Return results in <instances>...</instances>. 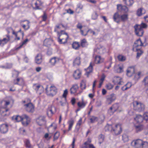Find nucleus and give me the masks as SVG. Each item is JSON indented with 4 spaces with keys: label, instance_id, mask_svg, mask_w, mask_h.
Here are the masks:
<instances>
[{
    "label": "nucleus",
    "instance_id": "28",
    "mask_svg": "<svg viewBox=\"0 0 148 148\" xmlns=\"http://www.w3.org/2000/svg\"><path fill=\"white\" fill-rule=\"evenodd\" d=\"M120 18L122 21L125 22L127 21L128 19V15L124 14L120 16Z\"/></svg>",
    "mask_w": 148,
    "mask_h": 148
},
{
    "label": "nucleus",
    "instance_id": "23",
    "mask_svg": "<svg viewBox=\"0 0 148 148\" xmlns=\"http://www.w3.org/2000/svg\"><path fill=\"white\" fill-rule=\"evenodd\" d=\"M117 8L118 10H121L125 12H126L128 11V8L126 6H122L121 4H118L117 5Z\"/></svg>",
    "mask_w": 148,
    "mask_h": 148
},
{
    "label": "nucleus",
    "instance_id": "4",
    "mask_svg": "<svg viewBox=\"0 0 148 148\" xmlns=\"http://www.w3.org/2000/svg\"><path fill=\"white\" fill-rule=\"evenodd\" d=\"M119 104L118 103H115L111 107H110L109 109L108 110V112L110 115H111L117 111H118L119 112H120L122 110H119Z\"/></svg>",
    "mask_w": 148,
    "mask_h": 148
},
{
    "label": "nucleus",
    "instance_id": "37",
    "mask_svg": "<svg viewBox=\"0 0 148 148\" xmlns=\"http://www.w3.org/2000/svg\"><path fill=\"white\" fill-rule=\"evenodd\" d=\"M113 127L112 125H107L105 127L106 130L111 131L112 132Z\"/></svg>",
    "mask_w": 148,
    "mask_h": 148
},
{
    "label": "nucleus",
    "instance_id": "32",
    "mask_svg": "<svg viewBox=\"0 0 148 148\" xmlns=\"http://www.w3.org/2000/svg\"><path fill=\"white\" fill-rule=\"evenodd\" d=\"M52 41L50 39H46L44 41V44L47 47L50 46L51 43Z\"/></svg>",
    "mask_w": 148,
    "mask_h": 148
},
{
    "label": "nucleus",
    "instance_id": "9",
    "mask_svg": "<svg viewBox=\"0 0 148 148\" xmlns=\"http://www.w3.org/2000/svg\"><path fill=\"white\" fill-rule=\"evenodd\" d=\"M116 99L115 94L112 93L107 96L106 98V103L108 104H111L112 102L114 101Z\"/></svg>",
    "mask_w": 148,
    "mask_h": 148
},
{
    "label": "nucleus",
    "instance_id": "61",
    "mask_svg": "<svg viewBox=\"0 0 148 148\" xmlns=\"http://www.w3.org/2000/svg\"><path fill=\"white\" fill-rule=\"evenodd\" d=\"M72 104L74 105L75 103V98H72L71 100Z\"/></svg>",
    "mask_w": 148,
    "mask_h": 148
},
{
    "label": "nucleus",
    "instance_id": "33",
    "mask_svg": "<svg viewBox=\"0 0 148 148\" xmlns=\"http://www.w3.org/2000/svg\"><path fill=\"white\" fill-rule=\"evenodd\" d=\"M141 49V48H138V49L137 50H133V51L137 52V58L139 57L143 53V51Z\"/></svg>",
    "mask_w": 148,
    "mask_h": 148
},
{
    "label": "nucleus",
    "instance_id": "21",
    "mask_svg": "<svg viewBox=\"0 0 148 148\" xmlns=\"http://www.w3.org/2000/svg\"><path fill=\"white\" fill-rule=\"evenodd\" d=\"M134 119L137 123H141L144 120L143 116L140 115H136Z\"/></svg>",
    "mask_w": 148,
    "mask_h": 148
},
{
    "label": "nucleus",
    "instance_id": "13",
    "mask_svg": "<svg viewBox=\"0 0 148 148\" xmlns=\"http://www.w3.org/2000/svg\"><path fill=\"white\" fill-rule=\"evenodd\" d=\"M37 123L40 126L45 125L46 123L45 118L44 116L39 117L36 120Z\"/></svg>",
    "mask_w": 148,
    "mask_h": 148
},
{
    "label": "nucleus",
    "instance_id": "5",
    "mask_svg": "<svg viewBox=\"0 0 148 148\" xmlns=\"http://www.w3.org/2000/svg\"><path fill=\"white\" fill-rule=\"evenodd\" d=\"M45 90L47 95L52 97L55 95L57 91V89L54 86H51L48 90H47V88H46Z\"/></svg>",
    "mask_w": 148,
    "mask_h": 148
},
{
    "label": "nucleus",
    "instance_id": "22",
    "mask_svg": "<svg viewBox=\"0 0 148 148\" xmlns=\"http://www.w3.org/2000/svg\"><path fill=\"white\" fill-rule=\"evenodd\" d=\"M81 74V71L79 69L75 71L73 74V77L76 79L80 78Z\"/></svg>",
    "mask_w": 148,
    "mask_h": 148
},
{
    "label": "nucleus",
    "instance_id": "35",
    "mask_svg": "<svg viewBox=\"0 0 148 148\" xmlns=\"http://www.w3.org/2000/svg\"><path fill=\"white\" fill-rule=\"evenodd\" d=\"M143 9L142 8H140L138 9L137 12V14L138 16H141L143 14L145 13V11H143Z\"/></svg>",
    "mask_w": 148,
    "mask_h": 148
},
{
    "label": "nucleus",
    "instance_id": "48",
    "mask_svg": "<svg viewBox=\"0 0 148 148\" xmlns=\"http://www.w3.org/2000/svg\"><path fill=\"white\" fill-rule=\"evenodd\" d=\"M89 31V30H83L81 29L80 30V32H81L82 35L84 36H86L88 32Z\"/></svg>",
    "mask_w": 148,
    "mask_h": 148
},
{
    "label": "nucleus",
    "instance_id": "63",
    "mask_svg": "<svg viewBox=\"0 0 148 148\" xmlns=\"http://www.w3.org/2000/svg\"><path fill=\"white\" fill-rule=\"evenodd\" d=\"M77 27L78 28L80 29V30L81 29L82 27V26L80 23H78V24L77 25Z\"/></svg>",
    "mask_w": 148,
    "mask_h": 148
},
{
    "label": "nucleus",
    "instance_id": "40",
    "mask_svg": "<svg viewBox=\"0 0 148 148\" xmlns=\"http://www.w3.org/2000/svg\"><path fill=\"white\" fill-rule=\"evenodd\" d=\"M118 58L119 61L123 62L126 60L125 57L122 55H119L118 56Z\"/></svg>",
    "mask_w": 148,
    "mask_h": 148
},
{
    "label": "nucleus",
    "instance_id": "25",
    "mask_svg": "<svg viewBox=\"0 0 148 148\" xmlns=\"http://www.w3.org/2000/svg\"><path fill=\"white\" fill-rule=\"evenodd\" d=\"M78 88V86L77 85L75 84L73 85L70 89L71 94H74L76 93Z\"/></svg>",
    "mask_w": 148,
    "mask_h": 148
},
{
    "label": "nucleus",
    "instance_id": "17",
    "mask_svg": "<svg viewBox=\"0 0 148 148\" xmlns=\"http://www.w3.org/2000/svg\"><path fill=\"white\" fill-rule=\"evenodd\" d=\"M7 38H4L3 39H0V46H3L10 40V36L9 35H6Z\"/></svg>",
    "mask_w": 148,
    "mask_h": 148
},
{
    "label": "nucleus",
    "instance_id": "64",
    "mask_svg": "<svg viewBox=\"0 0 148 148\" xmlns=\"http://www.w3.org/2000/svg\"><path fill=\"white\" fill-rule=\"evenodd\" d=\"M12 64H8L7 66H5L6 69H10L12 68Z\"/></svg>",
    "mask_w": 148,
    "mask_h": 148
},
{
    "label": "nucleus",
    "instance_id": "2",
    "mask_svg": "<svg viewBox=\"0 0 148 148\" xmlns=\"http://www.w3.org/2000/svg\"><path fill=\"white\" fill-rule=\"evenodd\" d=\"M15 119L17 122L22 121L23 125L24 126H27L30 122V119L26 114H23L21 116L18 115L15 117Z\"/></svg>",
    "mask_w": 148,
    "mask_h": 148
},
{
    "label": "nucleus",
    "instance_id": "47",
    "mask_svg": "<svg viewBox=\"0 0 148 148\" xmlns=\"http://www.w3.org/2000/svg\"><path fill=\"white\" fill-rule=\"evenodd\" d=\"M28 41V39H26L23 42L22 44L18 47L16 48L17 49H18L20 48H21L22 46L25 44H26L27 42Z\"/></svg>",
    "mask_w": 148,
    "mask_h": 148
},
{
    "label": "nucleus",
    "instance_id": "24",
    "mask_svg": "<svg viewBox=\"0 0 148 148\" xmlns=\"http://www.w3.org/2000/svg\"><path fill=\"white\" fill-rule=\"evenodd\" d=\"M92 64L90 63L89 66L86 69H85L86 71V73L85 75L87 76V77H88V75L90 73H91L92 70Z\"/></svg>",
    "mask_w": 148,
    "mask_h": 148
},
{
    "label": "nucleus",
    "instance_id": "62",
    "mask_svg": "<svg viewBox=\"0 0 148 148\" xmlns=\"http://www.w3.org/2000/svg\"><path fill=\"white\" fill-rule=\"evenodd\" d=\"M117 70V72L119 73H121L123 71V68L121 67H119Z\"/></svg>",
    "mask_w": 148,
    "mask_h": 148
},
{
    "label": "nucleus",
    "instance_id": "34",
    "mask_svg": "<svg viewBox=\"0 0 148 148\" xmlns=\"http://www.w3.org/2000/svg\"><path fill=\"white\" fill-rule=\"evenodd\" d=\"M135 127L137 132L142 130L143 129V125H136Z\"/></svg>",
    "mask_w": 148,
    "mask_h": 148
},
{
    "label": "nucleus",
    "instance_id": "50",
    "mask_svg": "<svg viewBox=\"0 0 148 148\" xmlns=\"http://www.w3.org/2000/svg\"><path fill=\"white\" fill-rule=\"evenodd\" d=\"M80 86L82 90L85 89L86 88L85 83L84 82H82L80 83Z\"/></svg>",
    "mask_w": 148,
    "mask_h": 148
},
{
    "label": "nucleus",
    "instance_id": "55",
    "mask_svg": "<svg viewBox=\"0 0 148 148\" xmlns=\"http://www.w3.org/2000/svg\"><path fill=\"white\" fill-rule=\"evenodd\" d=\"M64 100L63 101V99H62V100L60 101L61 105L62 106H64L66 102V99H64Z\"/></svg>",
    "mask_w": 148,
    "mask_h": 148
},
{
    "label": "nucleus",
    "instance_id": "19",
    "mask_svg": "<svg viewBox=\"0 0 148 148\" xmlns=\"http://www.w3.org/2000/svg\"><path fill=\"white\" fill-rule=\"evenodd\" d=\"M59 58L54 57L50 59L49 62L51 65L54 66L56 63L59 62Z\"/></svg>",
    "mask_w": 148,
    "mask_h": 148
},
{
    "label": "nucleus",
    "instance_id": "57",
    "mask_svg": "<svg viewBox=\"0 0 148 148\" xmlns=\"http://www.w3.org/2000/svg\"><path fill=\"white\" fill-rule=\"evenodd\" d=\"M68 94V90L67 89H66L64 91V93L63 95V97L64 99H66V95Z\"/></svg>",
    "mask_w": 148,
    "mask_h": 148
},
{
    "label": "nucleus",
    "instance_id": "46",
    "mask_svg": "<svg viewBox=\"0 0 148 148\" xmlns=\"http://www.w3.org/2000/svg\"><path fill=\"white\" fill-rule=\"evenodd\" d=\"M141 148H148V143L146 141H143Z\"/></svg>",
    "mask_w": 148,
    "mask_h": 148
},
{
    "label": "nucleus",
    "instance_id": "3",
    "mask_svg": "<svg viewBox=\"0 0 148 148\" xmlns=\"http://www.w3.org/2000/svg\"><path fill=\"white\" fill-rule=\"evenodd\" d=\"M134 109L139 112L143 111L145 109L144 104L140 102L134 101L133 102Z\"/></svg>",
    "mask_w": 148,
    "mask_h": 148
},
{
    "label": "nucleus",
    "instance_id": "16",
    "mask_svg": "<svg viewBox=\"0 0 148 148\" xmlns=\"http://www.w3.org/2000/svg\"><path fill=\"white\" fill-rule=\"evenodd\" d=\"M14 84H18L22 86L25 83L23 78H18L14 80Z\"/></svg>",
    "mask_w": 148,
    "mask_h": 148
},
{
    "label": "nucleus",
    "instance_id": "20",
    "mask_svg": "<svg viewBox=\"0 0 148 148\" xmlns=\"http://www.w3.org/2000/svg\"><path fill=\"white\" fill-rule=\"evenodd\" d=\"M103 61V59L101 58L100 56H96L94 59V62L95 64H100Z\"/></svg>",
    "mask_w": 148,
    "mask_h": 148
},
{
    "label": "nucleus",
    "instance_id": "15",
    "mask_svg": "<svg viewBox=\"0 0 148 148\" xmlns=\"http://www.w3.org/2000/svg\"><path fill=\"white\" fill-rule=\"evenodd\" d=\"M135 69L134 66H130L127 70V75L129 77L132 76L135 73Z\"/></svg>",
    "mask_w": 148,
    "mask_h": 148
},
{
    "label": "nucleus",
    "instance_id": "11",
    "mask_svg": "<svg viewBox=\"0 0 148 148\" xmlns=\"http://www.w3.org/2000/svg\"><path fill=\"white\" fill-rule=\"evenodd\" d=\"M143 45V44L140 39L139 38L135 42L132 49L133 50H137L138 48H141V46Z\"/></svg>",
    "mask_w": 148,
    "mask_h": 148
},
{
    "label": "nucleus",
    "instance_id": "14",
    "mask_svg": "<svg viewBox=\"0 0 148 148\" xmlns=\"http://www.w3.org/2000/svg\"><path fill=\"white\" fill-rule=\"evenodd\" d=\"M8 125L6 124H2L0 126V132L2 134H5L8 131Z\"/></svg>",
    "mask_w": 148,
    "mask_h": 148
},
{
    "label": "nucleus",
    "instance_id": "43",
    "mask_svg": "<svg viewBox=\"0 0 148 148\" xmlns=\"http://www.w3.org/2000/svg\"><path fill=\"white\" fill-rule=\"evenodd\" d=\"M98 119V118L97 117L95 116H92L90 119V120L91 123H93L95 121H97Z\"/></svg>",
    "mask_w": 148,
    "mask_h": 148
},
{
    "label": "nucleus",
    "instance_id": "39",
    "mask_svg": "<svg viewBox=\"0 0 148 148\" xmlns=\"http://www.w3.org/2000/svg\"><path fill=\"white\" fill-rule=\"evenodd\" d=\"M123 1L126 5L128 6H131L134 3L133 0H128L127 2L126 1V0H123Z\"/></svg>",
    "mask_w": 148,
    "mask_h": 148
},
{
    "label": "nucleus",
    "instance_id": "38",
    "mask_svg": "<svg viewBox=\"0 0 148 148\" xmlns=\"http://www.w3.org/2000/svg\"><path fill=\"white\" fill-rule=\"evenodd\" d=\"M87 42L85 39H84L81 40V45L83 47H85L87 45Z\"/></svg>",
    "mask_w": 148,
    "mask_h": 148
},
{
    "label": "nucleus",
    "instance_id": "12",
    "mask_svg": "<svg viewBox=\"0 0 148 148\" xmlns=\"http://www.w3.org/2000/svg\"><path fill=\"white\" fill-rule=\"evenodd\" d=\"M24 106H25L26 110L27 112L32 113L34 111V106L30 102Z\"/></svg>",
    "mask_w": 148,
    "mask_h": 148
},
{
    "label": "nucleus",
    "instance_id": "10",
    "mask_svg": "<svg viewBox=\"0 0 148 148\" xmlns=\"http://www.w3.org/2000/svg\"><path fill=\"white\" fill-rule=\"evenodd\" d=\"M122 131L121 126L120 125L117 124L115 125L113 128L112 133L115 135H117L120 134Z\"/></svg>",
    "mask_w": 148,
    "mask_h": 148
},
{
    "label": "nucleus",
    "instance_id": "36",
    "mask_svg": "<svg viewBox=\"0 0 148 148\" xmlns=\"http://www.w3.org/2000/svg\"><path fill=\"white\" fill-rule=\"evenodd\" d=\"M122 140L124 142H127L129 140V137L127 135L124 134L122 135Z\"/></svg>",
    "mask_w": 148,
    "mask_h": 148
},
{
    "label": "nucleus",
    "instance_id": "58",
    "mask_svg": "<svg viewBox=\"0 0 148 148\" xmlns=\"http://www.w3.org/2000/svg\"><path fill=\"white\" fill-rule=\"evenodd\" d=\"M139 26L141 27V28L143 29V28H146L147 26V25L145 23H142L140 25H139Z\"/></svg>",
    "mask_w": 148,
    "mask_h": 148
},
{
    "label": "nucleus",
    "instance_id": "26",
    "mask_svg": "<svg viewBox=\"0 0 148 148\" xmlns=\"http://www.w3.org/2000/svg\"><path fill=\"white\" fill-rule=\"evenodd\" d=\"M113 18L114 21L117 23H119L120 21V16L118 12H116L113 15Z\"/></svg>",
    "mask_w": 148,
    "mask_h": 148
},
{
    "label": "nucleus",
    "instance_id": "18",
    "mask_svg": "<svg viewBox=\"0 0 148 148\" xmlns=\"http://www.w3.org/2000/svg\"><path fill=\"white\" fill-rule=\"evenodd\" d=\"M35 62L37 64H40L42 62V56L41 54H38L35 58Z\"/></svg>",
    "mask_w": 148,
    "mask_h": 148
},
{
    "label": "nucleus",
    "instance_id": "6",
    "mask_svg": "<svg viewBox=\"0 0 148 148\" xmlns=\"http://www.w3.org/2000/svg\"><path fill=\"white\" fill-rule=\"evenodd\" d=\"M143 141L140 139L134 140L131 143V145L135 148H141Z\"/></svg>",
    "mask_w": 148,
    "mask_h": 148
},
{
    "label": "nucleus",
    "instance_id": "29",
    "mask_svg": "<svg viewBox=\"0 0 148 148\" xmlns=\"http://www.w3.org/2000/svg\"><path fill=\"white\" fill-rule=\"evenodd\" d=\"M80 63V58L79 57H77L73 61L74 65H79Z\"/></svg>",
    "mask_w": 148,
    "mask_h": 148
},
{
    "label": "nucleus",
    "instance_id": "41",
    "mask_svg": "<svg viewBox=\"0 0 148 148\" xmlns=\"http://www.w3.org/2000/svg\"><path fill=\"white\" fill-rule=\"evenodd\" d=\"M142 82L145 86H148V76L144 78Z\"/></svg>",
    "mask_w": 148,
    "mask_h": 148
},
{
    "label": "nucleus",
    "instance_id": "60",
    "mask_svg": "<svg viewBox=\"0 0 148 148\" xmlns=\"http://www.w3.org/2000/svg\"><path fill=\"white\" fill-rule=\"evenodd\" d=\"M82 119L80 118L77 124V126H80L82 124Z\"/></svg>",
    "mask_w": 148,
    "mask_h": 148
},
{
    "label": "nucleus",
    "instance_id": "49",
    "mask_svg": "<svg viewBox=\"0 0 148 148\" xmlns=\"http://www.w3.org/2000/svg\"><path fill=\"white\" fill-rule=\"evenodd\" d=\"M143 119L148 122V112L145 113L143 115Z\"/></svg>",
    "mask_w": 148,
    "mask_h": 148
},
{
    "label": "nucleus",
    "instance_id": "59",
    "mask_svg": "<svg viewBox=\"0 0 148 148\" xmlns=\"http://www.w3.org/2000/svg\"><path fill=\"white\" fill-rule=\"evenodd\" d=\"M42 20L45 21L47 19V16L45 13H44L42 16Z\"/></svg>",
    "mask_w": 148,
    "mask_h": 148
},
{
    "label": "nucleus",
    "instance_id": "7",
    "mask_svg": "<svg viewBox=\"0 0 148 148\" xmlns=\"http://www.w3.org/2000/svg\"><path fill=\"white\" fill-rule=\"evenodd\" d=\"M42 3L40 0H32L31 5L33 8L35 9H40V7L42 5Z\"/></svg>",
    "mask_w": 148,
    "mask_h": 148
},
{
    "label": "nucleus",
    "instance_id": "56",
    "mask_svg": "<svg viewBox=\"0 0 148 148\" xmlns=\"http://www.w3.org/2000/svg\"><path fill=\"white\" fill-rule=\"evenodd\" d=\"M104 138V136L103 135L101 134L99 135V139L100 141L102 142Z\"/></svg>",
    "mask_w": 148,
    "mask_h": 148
},
{
    "label": "nucleus",
    "instance_id": "31",
    "mask_svg": "<svg viewBox=\"0 0 148 148\" xmlns=\"http://www.w3.org/2000/svg\"><path fill=\"white\" fill-rule=\"evenodd\" d=\"M86 103L82 99V102H79L77 103V106L79 108H83L85 106Z\"/></svg>",
    "mask_w": 148,
    "mask_h": 148
},
{
    "label": "nucleus",
    "instance_id": "45",
    "mask_svg": "<svg viewBox=\"0 0 148 148\" xmlns=\"http://www.w3.org/2000/svg\"><path fill=\"white\" fill-rule=\"evenodd\" d=\"M60 136L59 132H57L54 134L53 140H57Z\"/></svg>",
    "mask_w": 148,
    "mask_h": 148
},
{
    "label": "nucleus",
    "instance_id": "51",
    "mask_svg": "<svg viewBox=\"0 0 148 148\" xmlns=\"http://www.w3.org/2000/svg\"><path fill=\"white\" fill-rule=\"evenodd\" d=\"M113 85L110 83L106 85V87L108 90H110L112 89L113 88Z\"/></svg>",
    "mask_w": 148,
    "mask_h": 148
},
{
    "label": "nucleus",
    "instance_id": "8",
    "mask_svg": "<svg viewBox=\"0 0 148 148\" xmlns=\"http://www.w3.org/2000/svg\"><path fill=\"white\" fill-rule=\"evenodd\" d=\"M134 27L135 29V32L136 35L139 36H142L144 33L143 29L141 28L139 25H136Z\"/></svg>",
    "mask_w": 148,
    "mask_h": 148
},
{
    "label": "nucleus",
    "instance_id": "53",
    "mask_svg": "<svg viewBox=\"0 0 148 148\" xmlns=\"http://www.w3.org/2000/svg\"><path fill=\"white\" fill-rule=\"evenodd\" d=\"M98 16L97 12H95L93 13L92 15V18L93 19H96L97 18Z\"/></svg>",
    "mask_w": 148,
    "mask_h": 148
},
{
    "label": "nucleus",
    "instance_id": "54",
    "mask_svg": "<svg viewBox=\"0 0 148 148\" xmlns=\"http://www.w3.org/2000/svg\"><path fill=\"white\" fill-rule=\"evenodd\" d=\"M8 110H5L4 111L1 110V115L3 116H5L7 115L6 112L8 111Z\"/></svg>",
    "mask_w": 148,
    "mask_h": 148
},
{
    "label": "nucleus",
    "instance_id": "42",
    "mask_svg": "<svg viewBox=\"0 0 148 148\" xmlns=\"http://www.w3.org/2000/svg\"><path fill=\"white\" fill-rule=\"evenodd\" d=\"M74 121L73 120H71L68 122V123L69 124V130H71L73 125L74 124Z\"/></svg>",
    "mask_w": 148,
    "mask_h": 148
},
{
    "label": "nucleus",
    "instance_id": "44",
    "mask_svg": "<svg viewBox=\"0 0 148 148\" xmlns=\"http://www.w3.org/2000/svg\"><path fill=\"white\" fill-rule=\"evenodd\" d=\"M40 87V85L37 84H34L33 86V88L36 91L38 90Z\"/></svg>",
    "mask_w": 148,
    "mask_h": 148
},
{
    "label": "nucleus",
    "instance_id": "27",
    "mask_svg": "<svg viewBox=\"0 0 148 148\" xmlns=\"http://www.w3.org/2000/svg\"><path fill=\"white\" fill-rule=\"evenodd\" d=\"M25 145L27 148H33V146L31 145L30 141L26 139L24 141Z\"/></svg>",
    "mask_w": 148,
    "mask_h": 148
},
{
    "label": "nucleus",
    "instance_id": "1",
    "mask_svg": "<svg viewBox=\"0 0 148 148\" xmlns=\"http://www.w3.org/2000/svg\"><path fill=\"white\" fill-rule=\"evenodd\" d=\"M58 41L60 44H64L66 43L69 38L68 34L64 31L61 30L60 33L58 32Z\"/></svg>",
    "mask_w": 148,
    "mask_h": 148
},
{
    "label": "nucleus",
    "instance_id": "52",
    "mask_svg": "<svg viewBox=\"0 0 148 148\" xmlns=\"http://www.w3.org/2000/svg\"><path fill=\"white\" fill-rule=\"evenodd\" d=\"M129 83H127L125 85H124L122 87L121 89L123 90L124 91L127 90L128 88H129L131 86L130 85L129 87H127V86L128 84Z\"/></svg>",
    "mask_w": 148,
    "mask_h": 148
},
{
    "label": "nucleus",
    "instance_id": "30",
    "mask_svg": "<svg viewBox=\"0 0 148 148\" xmlns=\"http://www.w3.org/2000/svg\"><path fill=\"white\" fill-rule=\"evenodd\" d=\"M72 46L73 48L76 50H78L80 47V45L78 42H75L73 43Z\"/></svg>",
    "mask_w": 148,
    "mask_h": 148
}]
</instances>
